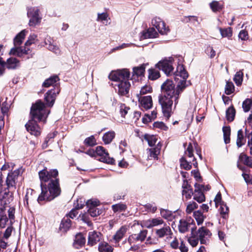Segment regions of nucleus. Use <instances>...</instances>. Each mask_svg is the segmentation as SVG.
<instances>
[{
  "mask_svg": "<svg viewBox=\"0 0 252 252\" xmlns=\"http://www.w3.org/2000/svg\"><path fill=\"white\" fill-rule=\"evenodd\" d=\"M173 99L175 100L174 96L166 95H160L158 96V102L161 105L162 113L167 119L171 116L172 112Z\"/></svg>",
  "mask_w": 252,
  "mask_h": 252,
  "instance_id": "39448f33",
  "label": "nucleus"
},
{
  "mask_svg": "<svg viewBox=\"0 0 252 252\" xmlns=\"http://www.w3.org/2000/svg\"><path fill=\"white\" fill-rule=\"evenodd\" d=\"M182 189V194L183 199L185 198L186 200L191 199L193 195V190L191 186L189 184L186 179L183 181Z\"/></svg>",
  "mask_w": 252,
  "mask_h": 252,
  "instance_id": "dca6fc26",
  "label": "nucleus"
},
{
  "mask_svg": "<svg viewBox=\"0 0 252 252\" xmlns=\"http://www.w3.org/2000/svg\"><path fill=\"white\" fill-rule=\"evenodd\" d=\"M252 105V100L249 98L246 99L243 103L242 107L245 112L250 110Z\"/></svg>",
  "mask_w": 252,
  "mask_h": 252,
  "instance_id": "864d4df0",
  "label": "nucleus"
},
{
  "mask_svg": "<svg viewBox=\"0 0 252 252\" xmlns=\"http://www.w3.org/2000/svg\"><path fill=\"white\" fill-rule=\"evenodd\" d=\"M99 205V201L96 199H90L87 201L86 205L88 208V213L93 217H96L102 213V210L96 208Z\"/></svg>",
  "mask_w": 252,
  "mask_h": 252,
  "instance_id": "9b49d317",
  "label": "nucleus"
},
{
  "mask_svg": "<svg viewBox=\"0 0 252 252\" xmlns=\"http://www.w3.org/2000/svg\"><path fill=\"white\" fill-rule=\"evenodd\" d=\"M60 89L59 87L56 86V88L48 91L45 94V100L46 105L49 107H52L54 104L57 95L59 94Z\"/></svg>",
  "mask_w": 252,
  "mask_h": 252,
  "instance_id": "f8f14e48",
  "label": "nucleus"
},
{
  "mask_svg": "<svg viewBox=\"0 0 252 252\" xmlns=\"http://www.w3.org/2000/svg\"><path fill=\"white\" fill-rule=\"evenodd\" d=\"M210 7L213 12H216L220 11L223 6L219 1L214 0L210 3Z\"/></svg>",
  "mask_w": 252,
  "mask_h": 252,
  "instance_id": "79ce46f5",
  "label": "nucleus"
},
{
  "mask_svg": "<svg viewBox=\"0 0 252 252\" xmlns=\"http://www.w3.org/2000/svg\"><path fill=\"white\" fill-rule=\"evenodd\" d=\"M160 214L161 216L169 221L172 220L173 218V215L171 211L167 210V209H160Z\"/></svg>",
  "mask_w": 252,
  "mask_h": 252,
  "instance_id": "e433bc0d",
  "label": "nucleus"
},
{
  "mask_svg": "<svg viewBox=\"0 0 252 252\" xmlns=\"http://www.w3.org/2000/svg\"><path fill=\"white\" fill-rule=\"evenodd\" d=\"M151 23L161 34H166L169 31L168 27H166L165 23L159 17H154Z\"/></svg>",
  "mask_w": 252,
  "mask_h": 252,
  "instance_id": "ddd939ff",
  "label": "nucleus"
},
{
  "mask_svg": "<svg viewBox=\"0 0 252 252\" xmlns=\"http://www.w3.org/2000/svg\"><path fill=\"white\" fill-rule=\"evenodd\" d=\"M164 223V221L160 218H156L145 220L144 225L147 228H152L162 225Z\"/></svg>",
  "mask_w": 252,
  "mask_h": 252,
  "instance_id": "412c9836",
  "label": "nucleus"
},
{
  "mask_svg": "<svg viewBox=\"0 0 252 252\" xmlns=\"http://www.w3.org/2000/svg\"><path fill=\"white\" fill-rule=\"evenodd\" d=\"M59 81V78L58 76L57 75H54L45 80L43 82L42 86L46 88H48L51 86H54V88H56V86L59 87L57 84V82Z\"/></svg>",
  "mask_w": 252,
  "mask_h": 252,
  "instance_id": "393cba45",
  "label": "nucleus"
},
{
  "mask_svg": "<svg viewBox=\"0 0 252 252\" xmlns=\"http://www.w3.org/2000/svg\"><path fill=\"white\" fill-rule=\"evenodd\" d=\"M35 192L31 189H27V192L24 198V205L27 208H29V203H31L35 199Z\"/></svg>",
  "mask_w": 252,
  "mask_h": 252,
  "instance_id": "5701e85b",
  "label": "nucleus"
},
{
  "mask_svg": "<svg viewBox=\"0 0 252 252\" xmlns=\"http://www.w3.org/2000/svg\"><path fill=\"white\" fill-rule=\"evenodd\" d=\"M192 229L191 236L188 238V242L189 244L193 247H196L199 242V239L198 237H196L195 235L193 233V229Z\"/></svg>",
  "mask_w": 252,
  "mask_h": 252,
  "instance_id": "a18cd8bd",
  "label": "nucleus"
},
{
  "mask_svg": "<svg viewBox=\"0 0 252 252\" xmlns=\"http://www.w3.org/2000/svg\"><path fill=\"white\" fill-rule=\"evenodd\" d=\"M38 175L41 189V192L37 200L39 203L41 204L43 201H50L60 195L61 189L57 178L58 171L57 169L48 171L45 168L40 171Z\"/></svg>",
  "mask_w": 252,
  "mask_h": 252,
  "instance_id": "f257e3e1",
  "label": "nucleus"
},
{
  "mask_svg": "<svg viewBox=\"0 0 252 252\" xmlns=\"http://www.w3.org/2000/svg\"><path fill=\"white\" fill-rule=\"evenodd\" d=\"M193 216L198 225L201 224L204 220L206 216H204L201 211L198 210L194 212Z\"/></svg>",
  "mask_w": 252,
  "mask_h": 252,
  "instance_id": "c9c22d12",
  "label": "nucleus"
},
{
  "mask_svg": "<svg viewBox=\"0 0 252 252\" xmlns=\"http://www.w3.org/2000/svg\"><path fill=\"white\" fill-rule=\"evenodd\" d=\"M158 35V33L155 28H149L145 32H143V39L156 38Z\"/></svg>",
  "mask_w": 252,
  "mask_h": 252,
  "instance_id": "cd10ccee",
  "label": "nucleus"
},
{
  "mask_svg": "<svg viewBox=\"0 0 252 252\" xmlns=\"http://www.w3.org/2000/svg\"><path fill=\"white\" fill-rule=\"evenodd\" d=\"M153 106V100L151 96H143V108L146 110L151 108Z\"/></svg>",
  "mask_w": 252,
  "mask_h": 252,
  "instance_id": "2f4dec72",
  "label": "nucleus"
},
{
  "mask_svg": "<svg viewBox=\"0 0 252 252\" xmlns=\"http://www.w3.org/2000/svg\"><path fill=\"white\" fill-rule=\"evenodd\" d=\"M118 94L121 95H126L129 92L130 86L129 81L118 83Z\"/></svg>",
  "mask_w": 252,
  "mask_h": 252,
  "instance_id": "4be33fe9",
  "label": "nucleus"
},
{
  "mask_svg": "<svg viewBox=\"0 0 252 252\" xmlns=\"http://www.w3.org/2000/svg\"><path fill=\"white\" fill-rule=\"evenodd\" d=\"M57 133V132L49 133L45 139L44 142L43 144V147H46L47 144L50 141V139L54 138L56 136Z\"/></svg>",
  "mask_w": 252,
  "mask_h": 252,
  "instance_id": "bf43d9fd",
  "label": "nucleus"
},
{
  "mask_svg": "<svg viewBox=\"0 0 252 252\" xmlns=\"http://www.w3.org/2000/svg\"><path fill=\"white\" fill-rule=\"evenodd\" d=\"M141 116V113L139 112H135L134 113L133 119L135 123L137 126H141V122L139 121V119Z\"/></svg>",
  "mask_w": 252,
  "mask_h": 252,
  "instance_id": "774afa93",
  "label": "nucleus"
},
{
  "mask_svg": "<svg viewBox=\"0 0 252 252\" xmlns=\"http://www.w3.org/2000/svg\"><path fill=\"white\" fill-rule=\"evenodd\" d=\"M127 228L126 226H122L113 236V239L116 243L119 242L124 236Z\"/></svg>",
  "mask_w": 252,
  "mask_h": 252,
  "instance_id": "a878e982",
  "label": "nucleus"
},
{
  "mask_svg": "<svg viewBox=\"0 0 252 252\" xmlns=\"http://www.w3.org/2000/svg\"><path fill=\"white\" fill-rule=\"evenodd\" d=\"M28 31L23 30L16 36L14 39V47L13 48L24 49V47H20V46L22 43Z\"/></svg>",
  "mask_w": 252,
  "mask_h": 252,
  "instance_id": "aec40b11",
  "label": "nucleus"
},
{
  "mask_svg": "<svg viewBox=\"0 0 252 252\" xmlns=\"http://www.w3.org/2000/svg\"><path fill=\"white\" fill-rule=\"evenodd\" d=\"M21 170V169H18L8 174L6 180V184L8 189H15L16 181L18 177L22 172Z\"/></svg>",
  "mask_w": 252,
  "mask_h": 252,
  "instance_id": "6e6552de",
  "label": "nucleus"
},
{
  "mask_svg": "<svg viewBox=\"0 0 252 252\" xmlns=\"http://www.w3.org/2000/svg\"><path fill=\"white\" fill-rule=\"evenodd\" d=\"M102 238V234L95 231L90 232L88 235V244L90 246H94L100 241Z\"/></svg>",
  "mask_w": 252,
  "mask_h": 252,
  "instance_id": "a211bd4d",
  "label": "nucleus"
},
{
  "mask_svg": "<svg viewBox=\"0 0 252 252\" xmlns=\"http://www.w3.org/2000/svg\"><path fill=\"white\" fill-rule=\"evenodd\" d=\"M39 11L37 7H31L28 9L27 15L30 18L29 21L30 26H35L40 22L41 18L39 16Z\"/></svg>",
  "mask_w": 252,
  "mask_h": 252,
  "instance_id": "1a4fd4ad",
  "label": "nucleus"
},
{
  "mask_svg": "<svg viewBox=\"0 0 252 252\" xmlns=\"http://www.w3.org/2000/svg\"><path fill=\"white\" fill-rule=\"evenodd\" d=\"M234 91V86L232 82H227L225 88V93L227 95H230Z\"/></svg>",
  "mask_w": 252,
  "mask_h": 252,
  "instance_id": "603ef678",
  "label": "nucleus"
},
{
  "mask_svg": "<svg viewBox=\"0 0 252 252\" xmlns=\"http://www.w3.org/2000/svg\"><path fill=\"white\" fill-rule=\"evenodd\" d=\"M132 79L135 81L142 79V65L133 68Z\"/></svg>",
  "mask_w": 252,
  "mask_h": 252,
  "instance_id": "c85d7f7f",
  "label": "nucleus"
},
{
  "mask_svg": "<svg viewBox=\"0 0 252 252\" xmlns=\"http://www.w3.org/2000/svg\"><path fill=\"white\" fill-rule=\"evenodd\" d=\"M148 78L150 80H156L160 77V74L159 71L156 70L155 69H149L148 70Z\"/></svg>",
  "mask_w": 252,
  "mask_h": 252,
  "instance_id": "37998d69",
  "label": "nucleus"
},
{
  "mask_svg": "<svg viewBox=\"0 0 252 252\" xmlns=\"http://www.w3.org/2000/svg\"><path fill=\"white\" fill-rule=\"evenodd\" d=\"M223 133V138L226 144L229 143L230 141V127L229 126H224L222 128Z\"/></svg>",
  "mask_w": 252,
  "mask_h": 252,
  "instance_id": "c03bdc74",
  "label": "nucleus"
},
{
  "mask_svg": "<svg viewBox=\"0 0 252 252\" xmlns=\"http://www.w3.org/2000/svg\"><path fill=\"white\" fill-rule=\"evenodd\" d=\"M156 233L159 238H162L165 236H170L172 234L170 226L166 224H164L162 228L157 229Z\"/></svg>",
  "mask_w": 252,
  "mask_h": 252,
  "instance_id": "b1692460",
  "label": "nucleus"
},
{
  "mask_svg": "<svg viewBox=\"0 0 252 252\" xmlns=\"http://www.w3.org/2000/svg\"><path fill=\"white\" fill-rule=\"evenodd\" d=\"M198 207V204L193 201H190L189 202L186 208V213L188 214H189L192 212V211L197 208Z\"/></svg>",
  "mask_w": 252,
  "mask_h": 252,
  "instance_id": "09e8293b",
  "label": "nucleus"
},
{
  "mask_svg": "<svg viewBox=\"0 0 252 252\" xmlns=\"http://www.w3.org/2000/svg\"><path fill=\"white\" fill-rule=\"evenodd\" d=\"M113 248L108 243L105 242H101L98 246L99 252H113Z\"/></svg>",
  "mask_w": 252,
  "mask_h": 252,
  "instance_id": "c756f323",
  "label": "nucleus"
},
{
  "mask_svg": "<svg viewBox=\"0 0 252 252\" xmlns=\"http://www.w3.org/2000/svg\"><path fill=\"white\" fill-rule=\"evenodd\" d=\"M74 241L75 245L82 246L85 244L86 239L82 234L79 233L76 235Z\"/></svg>",
  "mask_w": 252,
  "mask_h": 252,
  "instance_id": "49530a36",
  "label": "nucleus"
},
{
  "mask_svg": "<svg viewBox=\"0 0 252 252\" xmlns=\"http://www.w3.org/2000/svg\"><path fill=\"white\" fill-rule=\"evenodd\" d=\"M130 72L126 68L112 71L109 75V79L119 83L129 81Z\"/></svg>",
  "mask_w": 252,
  "mask_h": 252,
  "instance_id": "423d86ee",
  "label": "nucleus"
},
{
  "mask_svg": "<svg viewBox=\"0 0 252 252\" xmlns=\"http://www.w3.org/2000/svg\"><path fill=\"white\" fill-rule=\"evenodd\" d=\"M219 205L220 206V208L219 209L221 217L225 219L228 215L229 212V208L226 205L225 203H221Z\"/></svg>",
  "mask_w": 252,
  "mask_h": 252,
  "instance_id": "ea45409f",
  "label": "nucleus"
},
{
  "mask_svg": "<svg viewBox=\"0 0 252 252\" xmlns=\"http://www.w3.org/2000/svg\"><path fill=\"white\" fill-rule=\"evenodd\" d=\"M214 202L215 203V205H216V207H218L219 206V205H220V204L224 203L222 200L221 195V193H220V192H219L217 194V195L214 199Z\"/></svg>",
  "mask_w": 252,
  "mask_h": 252,
  "instance_id": "680f3d73",
  "label": "nucleus"
},
{
  "mask_svg": "<svg viewBox=\"0 0 252 252\" xmlns=\"http://www.w3.org/2000/svg\"><path fill=\"white\" fill-rule=\"evenodd\" d=\"M174 62L173 57H169L159 61L156 64V66L159 69L162 70L167 76H169L171 75L174 69L173 66Z\"/></svg>",
  "mask_w": 252,
  "mask_h": 252,
  "instance_id": "0eeeda50",
  "label": "nucleus"
},
{
  "mask_svg": "<svg viewBox=\"0 0 252 252\" xmlns=\"http://www.w3.org/2000/svg\"><path fill=\"white\" fill-rule=\"evenodd\" d=\"M129 110V108L126 106L125 104H121L120 106V111L122 117H125Z\"/></svg>",
  "mask_w": 252,
  "mask_h": 252,
  "instance_id": "e2e57ef3",
  "label": "nucleus"
},
{
  "mask_svg": "<svg viewBox=\"0 0 252 252\" xmlns=\"http://www.w3.org/2000/svg\"><path fill=\"white\" fill-rule=\"evenodd\" d=\"M144 208L145 209V211L147 212H151L155 213L157 209V207L156 206H154L151 204H147L144 206Z\"/></svg>",
  "mask_w": 252,
  "mask_h": 252,
  "instance_id": "052dcab7",
  "label": "nucleus"
},
{
  "mask_svg": "<svg viewBox=\"0 0 252 252\" xmlns=\"http://www.w3.org/2000/svg\"><path fill=\"white\" fill-rule=\"evenodd\" d=\"M193 221V220L191 219H182L180 220L178 225L179 231L181 233H185L188 231L190 225L192 223Z\"/></svg>",
  "mask_w": 252,
  "mask_h": 252,
  "instance_id": "6ab92c4d",
  "label": "nucleus"
},
{
  "mask_svg": "<svg viewBox=\"0 0 252 252\" xmlns=\"http://www.w3.org/2000/svg\"><path fill=\"white\" fill-rule=\"evenodd\" d=\"M243 73L242 71H239L237 72L234 77V81L237 85H240L241 84L243 81Z\"/></svg>",
  "mask_w": 252,
  "mask_h": 252,
  "instance_id": "3c124183",
  "label": "nucleus"
},
{
  "mask_svg": "<svg viewBox=\"0 0 252 252\" xmlns=\"http://www.w3.org/2000/svg\"><path fill=\"white\" fill-rule=\"evenodd\" d=\"M86 146L93 147L96 144V140L93 135L86 138L84 142Z\"/></svg>",
  "mask_w": 252,
  "mask_h": 252,
  "instance_id": "8fccbe9b",
  "label": "nucleus"
},
{
  "mask_svg": "<svg viewBox=\"0 0 252 252\" xmlns=\"http://www.w3.org/2000/svg\"><path fill=\"white\" fill-rule=\"evenodd\" d=\"M219 31L222 38L226 37L230 39L232 35V30L230 27L227 28H219Z\"/></svg>",
  "mask_w": 252,
  "mask_h": 252,
  "instance_id": "72a5a7b5",
  "label": "nucleus"
},
{
  "mask_svg": "<svg viewBox=\"0 0 252 252\" xmlns=\"http://www.w3.org/2000/svg\"><path fill=\"white\" fill-rule=\"evenodd\" d=\"M115 136V132L113 131H110L104 134L102 139L105 144H108L112 142Z\"/></svg>",
  "mask_w": 252,
  "mask_h": 252,
  "instance_id": "473e14b6",
  "label": "nucleus"
},
{
  "mask_svg": "<svg viewBox=\"0 0 252 252\" xmlns=\"http://www.w3.org/2000/svg\"><path fill=\"white\" fill-rule=\"evenodd\" d=\"M157 117V112L155 111L152 112L151 114H145L143 118V123L147 124L151 122Z\"/></svg>",
  "mask_w": 252,
  "mask_h": 252,
  "instance_id": "58836bf2",
  "label": "nucleus"
},
{
  "mask_svg": "<svg viewBox=\"0 0 252 252\" xmlns=\"http://www.w3.org/2000/svg\"><path fill=\"white\" fill-rule=\"evenodd\" d=\"M5 63V67L9 69H14L20 65L19 60L12 57L8 59Z\"/></svg>",
  "mask_w": 252,
  "mask_h": 252,
  "instance_id": "bb28decb",
  "label": "nucleus"
},
{
  "mask_svg": "<svg viewBox=\"0 0 252 252\" xmlns=\"http://www.w3.org/2000/svg\"><path fill=\"white\" fill-rule=\"evenodd\" d=\"M180 165L181 167L185 170H190L191 168V165L183 157L180 159Z\"/></svg>",
  "mask_w": 252,
  "mask_h": 252,
  "instance_id": "4d7b16f0",
  "label": "nucleus"
},
{
  "mask_svg": "<svg viewBox=\"0 0 252 252\" xmlns=\"http://www.w3.org/2000/svg\"><path fill=\"white\" fill-rule=\"evenodd\" d=\"M160 153L159 149L158 148H151L147 151V160L149 162L146 164V166H150L154 161L158 159V156Z\"/></svg>",
  "mask_w": 252,
  "mask_h": 252,
  "instance_id": "f3484780",
  "label": "nucleus"
},
{
  "mask_svg": "<svg viewBox=\"0 0 252 252\" xmlns=\"http://www.w3.org/2000/svg\"><path fill=\"white\" fill-rule=\"evenodd\" d=\"M49 112V111L46 109L45 105L43 102L41 100L37 101L31 107V115L32 119L29 120L25 125L27 130L35 136L40 135L41 128L37 124L35 120L45 122Z\"/></svg>",
  "mask_w": 252,
  "mask_h": 252,
  "instance_id": "7ed1b4c3",
  "label": "nucleus"
},
{
  "mask_svg": "<svg viewBox=\"0 0 252 252\" xmlns=\"http://www.w3.org/2000/svg\"><path fill=\"white\" fill-rule=\"evenodd\" d=\"M71 226V220L68 218H63L60 224V229L64 232H66Z\"/></svg>",
  "mask_w": 252,
  "mask_h": 252,
  "instance_id": "f704fd0d",
  "label": "nucleus"
},
{
  "mask_svg": "<svg viewBox=\"0 0 252 252\" xmlns=\"http://www.w3.org/2000/svg\"><path fill=\"white\" fill-rule=\"evenodd\" d=\"M193 147L191 143H189L188 146L187 150L185 152V154L189 158H192L193 157Z\"/></svg>",
  "mask_w": 252,
  "mask_h": 252,
  "instance_id": "0e129e2a",
  "label": "nucleus"
},
{
  "mask_svg": "<svg viewBox=\"0 0 252 252\" xmlns=\"http://www.w3.org/2000/svg\"><path fill=\"white\" fill-rule=\"evenodd\" d=\"M195 189L193 192V199L197 201L198 203H201L205 201V197L202 192L204 186L199 185L197 183L194 184Z\"/></svg>",
  "mask_w": 252,
  "mask_h": 252,
  "instance_id": "2eb2a0df",
  "label": "nucleus"
},
{
  "mask_svg": "<svg viewBox=\"0 0 252 252\" xmlns=\"http://www.w3.org/2000/svg\"><path fill=\"white\" fill-rule=\"evenodd\" d=\"M15 211V208H14L13 207L10 208L8 210V217H9V219L11 225H12L14 221Z\"/></svg>",
  "mask_w": 252,
  "mask_h": 252,
  "instance_id": "13d9d810",
  "label": "nucleus"
},
{
  "mask_svg": "<svg viewBox=\"0 0 252 252\" xmlns=\"http://www.w3.org/2000/svg\"><path fill=\"white\" fill-rule=\"evenodd\" d=\"M243 132L242 129H239L237 132V137L236 144L237 146L239 148L244 144Z\"/></svg>",
  "mask_w": 252,
  "mask_h": 252,
  "instance_id": "de8ad7c7",
  "label": "nucleus"
},
{
  "mask_svg": "<svg viewBox=\"0 0 252 252\" xmlns=\"http://www.w3.org/2000/svg\"><path fill=\"white\" fill-rule=\"evenodd\" d=\"M144 139L147 141L150 146H153L156 144L158 138L156 135L146 134L144 135Z\"/></svg>",
  "mask_w": 252,
  "mask_h": 252,
  "instance_id": "a19ab883",
  "label": "nucleus"
},
{
  "mask_svg": "<svg viewBox=\"0 0 252 252\" xmlns=\"http://www.w3.org/2000/svg\"><path fill=\"white\" fill-rule=\"evenodd\" d=\"M239 160L249 167H252V159L244 153H241L239 157Z\"/></svg>",
  "mask_w": 252,
  "mask_h": 252,
  "instance_id": "7c9ffc66",
  "label": "nucleus"
},
{
  "mask_svg": "<svg viewBox=\"0 0 252 252\" xmlns=\"http://www.w3.org/2000/svg\"><path fill=\"white\" fill-rule=\"evenodd\" d=\"M13 229V228L11 225L8 226L5 230L2 238H4L5 240H7L11 236Z\"/></svg>",
  "mask_w": 252,
  "mask_h": 252,
  "instance_id": "69168bd1",
  "label": "nucleus"
},
{
  "mask_svg": "<svg viewBox=\"0 0 252 252\" xmlns=\"http://www.w3.org/2000/svg\"><path fill=\"white\" fill-rule=\"evenodd\" d=\"M37 40V35L33 34H31L28 37V39L26 42L24 49L22 48H12L10 50L9 54L13 55H16L19 57H22L25 55H29L28 58L32 57V51L29 47L32 44L35 43Z\"/></svg>",
  "mask_w": 252,
  "mask_h": 252,
  "instance_id": "20e7f679",
  "label": "nucleus"
},
{
  "mask_svg": "<svg viewBox=\"0 0 252 252\" xmlns=\"http://www.w3.org/2000/svg\"><path fill=\"white\" fill-rule=\"evenodd\" d=\"M235 110L233 106L229 107L226 111L227 120L232 122L234 120L235 116Z\"/></svg>",
  "mask_w": 252,
  "mask_h": 252,
  "instance_id": "4c0bfd02",
  "label": "nucleus"
},
{
  "mask_svg": "<svg viewBox=\"0 0 252 252\" xmlns=\"http://www.w3.org/2000/svg\"><path fill=\"white\" fill-rule=\"evenodd\" d=\"M112 210L114 212H122L123 211H125L126 208V206L125 204L119 203L113 205L112 206Z\"/></svg>",
  "mask_w": 252,
  "mask_h": 252,
  "instance_id": "5fc2aeb1",
  "label": "nucleus"
},
{
  "mask_svg": "<svg viewBox=\"0 0 252 252\" xmlns=\"http://www.w3.org/2000/svg\"><path fill=\"white\" fill-rule=\"evenodd\" d=\"M175 80H178V77H180L182 80L180 81V84L178 85L177 89L175 90V86L172 81L167 79L162 85L161 89L163 94L167 96H174L175 97V104L177 103V100L181 91L186 87V80L188 77V72L185 70L183 65L179 64L176 71L174 73Z\"/></svg>",
  "mask_w": 252,
  "mask_h": 252,
  "instance_id": "f03ea898",
  "label": "nucleus"
},
{
  "mask_svg": "<svg viewBox=\"0 0 252 252\" xmlns=\"http://www.w3.org/2000/svg\"><path fill=\"white\" fill-rule=\"evenodd\" d=\"M95 158L97 156L100 157L99 160L103 162L109 164H113L115 160L109 156V154L102 146H97L95 150Z\"/></svg>",
  "mask_w": 252,
  "mask_h": 252,
  "instance_id": "9d476101",
  "label": "nucleus"
},
{
  "mask_svg": "<svg viewBox=\"0 0 252 252\" xmlns=\"http://www.w3.org/2000/svg\"><path fill=\"white\" fill-rule=\"evenodd\" d=\"M129 240L131 242H142V230L138 234H134L131 235Z\"/></svg>",
  "mask_w": 252,
  "mask_h": 252,
  "instance_id": "6e6d98bb",
  "label": "nucleus"
},
{
  "mask_svg": "<svg viewBox=\"0 0 252 252\" xmlns=\"http://www.w3.org/2000/svg\"><path fill=\"white\" fill-rule=\"evenodd\" d=\"M5 62L3 60L1 57H0V76H2L5 70Z\"/></svg>",
  "mask_w": 252,
  "mask_h": 252,
  "instance_id": "338daca9",
  "label": "nucleus"
},
{
  "mask_svg": "<svg viewBox=\"0 0 252 252\" xmlns=\"http://www.w3.org/2000/svg\"><path fill=\"white\" fill-rule=\"evenodd\" d=\"M197 234L200 243L203 244H207L212 235L210 230L205 227L199 228L197 231Z\"/></svg>",
  "mask_w": 252,
  "mask_h": 252,
  "instance_id": "4468645a",
  "label": "nucleus"
}]
</instances>
